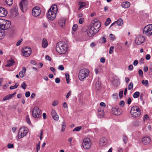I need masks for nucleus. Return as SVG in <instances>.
<instances>
[{"mask_svg": "<svg viewBox=\"0 0 152 152\" xmlns=\"http://www.w3.org/2000/svg\"><path fill=\"white\" fill-rule=\"evenodd\" d=\"M111 20L110 18H108L107 19L106 22L105 23V25L106 26H108L110 23Z\"/></svg>", "mask_w": 152, "mask_h": 152, "instance_id": "nucleus-37", "label": "nucleus"}, {"mask_svg": "<svg viewBox=\"0 0 152 152\" xmlns=\"http://www.w3.org/2000/svg\"><path fill=\"white\" fill-rule=\"evenodd\" d=\"M142 143L145 145H148L151 141V139L148 137H145L142 139Z\"/></svg>", "mask_w": 152, "mask_h": 152, "instance_id": "nucleus-21", "label": "nucleus"}, {"mask_svg": "<svg viewBox=\"0 0 152 152\" xmlns=\"http://www.w3.org/2000/svg\"><path fill=\"white\" fill-rule=\"evenodd\" d=\"M130 113L132 117H137L141 114L140 109L139 107L137 106L132 107L130 111Z\"/></svg>", "mask_w": 152, "mask_h": 152, "instance_id": "nucleus-3", "label": "nucleus"}, {"mask_svg": "<svg viewBox=\"0 0 152 152\" xmlns=\"http://www.w3.org/2000/svg\"><path fill=\"white\" fill-rule=\"evenodd\" d=\"M96 33L97 32L91 26L88 29L87 33L88 36L91 37L94 36Z\"/></svg>", "mask_w": 152, "mask_h": 152, "instance_id": "nucleus-17", "label": "nucleus"}, {"mask_svg": "<svg viewBox=\"0 0 152 152\" xmlns=\"http://www.w3.org/2000/svg\"><path fill=\"white\" fill-rule=\"evenodd\" d=\"M133 66L132 64L130 65L128 67V69L129 70H133Z\"/></svg>", "mask_w": 152, "mask_h": 152, "instance_id": "nucleus-62", "label": "nucleus"}, {"mask_svg": "<svg viewBox=\"0 0 152 152\" xmlns=\"http://www.w3.org/2000/svg\"><path fill=\"white\" fill-rule=\"evenodd\" d=\"M48 45V42L46 39L43 38L42 42V45L43 48H46Z\"/></svg>", "mask_w": 152, "mask_h": 152, "instance_id": "nucleus-27", "label": "nucleus"}, {"mask_svg": "<svg viewBox=\"0 0 152 152\" xmlns=\"http://www.w3.org/2000/svg\"><path fill=\"white\" fill-rule=\"evenodd\" d=\"M57 12L48 11L47 15L48 18L50 20H53L56 18Z\"/></svg>", "mask_w": 152, "mask_h": 152, "instance_id": "nucleus-13", "label": "nucleus"}, {"mask_svg": "<svg viewBox=\"0 0 152 152\" xmlns=\"http://www.w3.org/2000/svg\"><path fill=\"white\" fill-rule=\"evenodd\" d=\"M28 4V2L26 0H23L20 2L19 6L20 9L22 12H23V9L26 10Z\"/></svg>", "mask_w": 152, "mask_h": 152, "instance_id": "nucleus-14", "label": "nucleus"}, {"mask_svg": "<svg viewBox=\"0 0 152 152\" xmlns=\"http://www.w3.org/2000/svg\"><path fill=\"white\" fill-rule=\"evenodd\" d=\"M43 130L42 129H41L40 130V135L39 136V138L40 140H41L42 139V134H43Z\"/></svg>", "mask_w": 152, "mask_h": 152, "instance_id": "nucleus-51", "label": "nucleus"}, {"mask_svg": "<svg viewBox=\"0 0 152 152\" xmlns=\"http://www.w3.org/2000/svg\"><path fill=\"white\" fill-rule=\"evenodd\" d=\"M42 112L37 107H34L32 112V115L35 118H39L41 116Z\"/></svg>", "mask_w": 152, "mask_h": 152, "instance_id": "nucleus-7", "label": "nucleus"}, {"mask_svg": "<svg viewBox=\"0 0 152 152\" xmlns=\"http://www.w3.org/2000/svg\"><path fill=\"white\" fill-rule=\"evenodd\" d=\"M41 13L40 8L37 6L34 8L32 11V15L35 17H37L39 16Z\"/></svg>", "mask_w": 152, "mask_h": 152, "instance_id": "nucleus-12", "label": "nucleus"}, {"mask_svg": "<svg viewBox=\"0 0 152 152\" xmlns=\"http://www.w3.org/2000/svg\"><path fill=\"white\" fill-rule=\"evenodd\" d=\"M58 69L61 70L63 71L64 69V67L62 65H60L58 66Z\"/></svg>", "mask_w": 152, "mask_h": 152, "instance_id": "nucleus-54", "label": "nucleus"}, {"mask_svg": "<svg viewBox=\"0 0 152 152\" xmlns=\"http://www.w3.org/2000/svg\"><path fill=\"white\" fill-rule=\"evenodd\" d=\"M142 83L145 86H148V81L147 80H142Z\"/></svg>", "mask_w": 152, "mask_h": 152, "instance_id": "nucleus-31", "label": "nucleus"}, {"mask_svg": "<svg viewBox=\"0 0 152 152\" xmlns=\"http://www.w3.org/2000/svg\"><path fill=\"white\" fill-rule=\"evenodd\" d=\"M145 41V37L141 35H139L136 37L135 42L136 44L139 45L143 43Z\"/></svg>", "mask_w": 152, "mask_h": 152, "instance_id": "nucleus-10", "label": "nucleus"}, {"mask_svg": "<svg viewBox=\"0 0 152 152\" xmlns=\"http://www.w3.org/2000/svg\"><path fill=\"white\" fill-rule=\"evenodd\" d=\"M65 77H66V81L67 83H69V76L68 74L66 73L65 74Z\"/></svg>", "mask_w": 152, "mask_h": 152, "instance_id": "nucleus-35", "label": "nucleus"}, {"mask_svg": "<svg viewBox=\"0 0 152 152\" xmlns=\"http://www.w3.org/2000/svg\"><path fill=\"white\" fill-rule=\"evenodd\" d=\"M7 147L9 148H12L14 147V145L12 143H9L7 145Z\"/></svg>", "mask_w": 152, "mask_h": 152, "instance_id": "nucleus-47", "label": "nucleus"}, {"mask_svg": "<svg viewBox=\"0 0 152 152\" xmlns=\"http://www.w3.org/2000/svg\"><path fill=\"white\" fill-rule=\"evenodd\" d=\"M108 141L107 139L105 137L101 138L99 141V145L101 146H105L107 144Z\"/></svg>", "mask_w": 152, "mask_h": 152, "instance_id": "nucleus-18", "label": "nucleus"}, {"mask_svg": "<svg viewBox=\"0 0 152 152\" xmlns=\"http://www.w3.org/2000/svg\"><path fill=\"white\" fill-rule=\"evenodd\" d=\"M63 107L65 108H68V106L67 103L66 102H64L63 104Z\"/></svg>", "mask_w": 152, "mask_h": 152, "instance_id": "nucleus-64", "label": "nucleus"}, {"mask_svg": "<svg viewBox=\"0 0 152 152\" xmlns=\"http://www.w3.org/2000/svg\"><path fill=\"white\" fill-rule=\"evenodd\" d=\"M101 85V83L99 81H97L96 84V86L97 88H99Z\"/></svg>", "mask_w": 152, "mask_h": 152, "instance_id": "nucleus-52", "label": "nucleus"}, {"mask_svg": "<svg viewBox=\"0 0 152 152\" xmlns=\"http://www.w3.org/2000/svg\"><path fill=\"white\" fill-rule=\"evenodd\" d=\"M62 129L61 131L62 132H64L65 129V127H66V124L65 122H64V120L63 121L62 123Z\"/></svg>", "mask_w": 152, "mask_h": 152, "instance_id": "nucleus-33", "label": "nucleus"}, {"mask_svg": "<svg viewBox=\"0 0 152 152\" xmlns=\"http://www.w3.org/2000/svg\"><path fill=\"white\" fill-rule=\"evenodd\" d=\"M106 37L105 35H104L100 39V42L103 43L106 42L107 41Z\"/></svg>", "mask_w": 152, "mask_h": 152, "instance_id": "nucleus-29", "label": "nucleus"}, {"mask_svg": "<svg viewBox=\"0 0 152 152\" xmlns=\"http://www.w3.org/2000/svg\"><path fill=\"white\" fill-rule=\"evenodd\" d=\"M113 85L115 86H118L120 85L119 80L117 79H114L112 82Z\"/></svg>", "mask_w": 152, "mask_h": 152, "instance_id": "nucleus-25", "label": "nucleus"}, {"mask_svg": "<svg viewBox=\"0 0 152 152\" xmlns=\"http://www.w3.org/2000/svg\"><path fill=\"white\" fill-rule=\"evenodd\" d=\"M89 73V71L86 69H84L81 70L79 74L78 77L80 80L83 81Z\"/></svg>", "mask_w": 152, "mask_h": 152, "instance_id": "nucleus-4", "label": "nucleus"}, {"mask_svg": "<svg viewBox=\"0 0 152 152\" xmlns=\"http://www.w3.org/2000/svg\"><path fill=\"white\" fill-rule=\"evenodd\" d=\"M65 18H61L59 20L58 24L60 26L63 27L65 25Z\"/></svg>", "mask_w": 152, "mask_h": 152, "instance_id": "nucleus-22", "label": "nucleus"}, {"mask_svg": "<svg viewBox=\"0 0 152 152\" xmlns=\"http://www.w3.org/2000/svg\"><path fill=\"white\" fill-rule=\"evenodd\" d=\"M123 24V21L122 19L120 18L118 20L116 21L115 22L113 23H112L111 26H110V27L113 26H114L115 27L116 26H121Z\"/></svg>", "mask_w": 152, "mask_h": 152, "instance_id": "nucleus-20", "label": "nucleus"}, {"mask_svg": "<svg viewBox=\"0 0 152 152\" xmlns=\"http://www.w3.org/2000/svg\"><path fill=\"white\" fill-rule=\"evenodd\" d=\"M60 82V80L58 77H57L55 79V82L56 83H58Z\"/></svg>", "mask_w": 152, "mask_h": 152, "instance_id": "nucleus-53", "label": "nucleus"}, {"mask_svg": "<svg viewBox=\"0 0 152 152\" xmlns=\"http://www.w3.org/2000/svg\"><path fill=\"white\" fill-rule=\"evenodd\" d=\"M125 104V102L124 101H121L120 102V103L119 104V105L121 107H123L124 106Z\"/></svg>", "mask_w": 152, "mask_h": 152, "instance_id": "nucleus-49", "label": "nucleus"}, {"mask_svg": "<svg viewBox=\"0 0 152 152\" xmlns=\"http://www.w3.org/2000/svg\"><path fill=\"white\" fill-rule=\"evenodd\" d=\"M22 41H23L22 39H20V40L17 43L16 45L17 46H18L19 45H20L21 43L22 42Z\"/></svg>", "mask_w": 152, "mask_h": 152, "instance_id": "nucleus-60", "label": "nucleus"}, {"mask_svg": "<svg viewBox=\"0 0 152 152\" xmlns=\"http://www.w3.org/2000/svg\"><path fill=\"white\" fill-rule=\"evenodd\" d=\"M22 52L23 53V56L26 57H28L30 55L31 53V50L30 48L26 47L22 49Z\"/></svg>", "mask_w": 152, "mask_h": 152, "instance_id": "nucleus-11", "label": "nucleus"}, {"mask_svg": "<svg viewBox=\"0 0 152 152\" xmlns=\"http://www.w3.org/2000/svg\"><path fill=\"white\" fill-rule=\"evenodd\" d=\"M140 92L139 91H136L134 94L133 97L134 98H137L139 97L140 95Z\"/></svg>", "mask_w": 152, "mask_h": 152, "instance_id": "nucleus-34", "label": "nucleus"}, {"mask_svg": "<svg viewBox=\"0 0 152 152\" xmlns=\"http://www.w3.org/2000/svg\"><path fill=\"white\" fill-rule=\"evenodd\" d=\"M57 114L56 112V111L54 110H53L51 111V115L52 117L53 116Z\"/></svg>", "mask_w": 152, "mask_h": 152, "instance_id": "nucleus-61", "label": "nucleus"}, {"mask_svg": "<svg viewBox=\"0 0 152 152\" xmlns=\"http://www.w3.org/2000/svg\"><path fill=\"white\" fill-rule=\"evenodd\" d=\"M28 132V129L26 127H22L19 130L18 137L19 139L23 138L26 136Z\"/></svg>", "mask_w": 152, "mask_h": 152, "instance_id": "nucleus-6", "label": "nucleus"}, {"mask_svg": "<svg viewBox=\"0 0 152 152\" xmlns=\"http://www.w3.org/2000/svg\"><path fill=\"white\" fill-rule=\"evenodd\" d=\"M7 11L5 9L2 7H0V17H5L7 15Z\"/></svg>", "mask_w": 152, "mask_h": 152, "instance_id": "nucleus-19", "label": "nucleus"}, {"mask_svg": "<svg viewBox=\"0 0 152 152\" xmlns=\"http://www.w3.org/2000/svg\"><path fill=\"white\" fill-rule=\"evenodd\" d=\"M133 86V84L132 82H131L128 86V89L129 90H130L132 88Z\"/></svg>", "mask_w": 152, "mask_h": 152, "instance_id": "nucleus-42", "label": "nucleus"}, {"mask_svg": "<svg viewBox=\"0 0 152 152\" xmlns=\"http://www.w3.org/2000/svg\"><path fill=\"white\" fill-rule=\"evenodd\" d=\"M114 47L113 46H111L110 48L109 53L110 54H112L113 52Z\"/></svg>", "mask_w": 152, "mask_h": 152, "instance_id": "nucleus-46", "label": "nucleus"}, {"mask_svg": "<svg viewBox=\"0 0 152 152\" xmlns=\"http://www.w3.org/2000/svg\"><path fill=\"white\" fill-rule=\"evenodd\" d=\"M11 96L10 94L4 96L3 98V101H5L11 99Z\"/></svg>", "mask_w": 152, "mask_h": 152, "instance_id": "nucleus-30", "label": "nucleus"}, {"mask_svg": "<svg viewBox=\"0 0 152 152\" xmlns=\"http://www.w3.org/2000/svg\"><path fill=\"white\" fill-rule=\"evenodd\" d=\"M6 3L8 5H11L13 3V0H5Z\"/></svg>", "mask_w": 152, "mask_h": 152, "instance_id": "nucleus-32", "label": "nucleus"}, {"mask_svg": "<svg viewBox=\"0 0 152 152\" xmlns=\"http://www.w3.org/2000/svg\"><path fill=\"white\" fill-rule=\"evenodd\" d=\"M81 30L83 32H85L87 31L88 28L86 26H84L82 28Z\"/></svg>", "mask_w": 152, "mask_h": 152, "instance_id": "nucleus-44", "label": "nucleus"}, {"mask_svg": "<svg viewBox=\"0 0 152 152\" xmlns=\"http://www.w3.org/2000/svg\"><path fill=\"white\" fill-rule=\"evenodd\" d=\"M79 5H80V7H79V9L80 10L81 8L85 6V4L84 3L81 2L80 3L79 2Z\"/></svg>", "mask_w": 152, "mask_h": 152, "instance_id": "nucleus-43", "label": "nucleus"}, {"mask_svg": "<svg viewBox=\"0 0 152 152\" xmlns=\"http://www.w3.org/2000/svg\"><path fill=\"white\" fill-rule=\"evenodd\" d=\"M53 118L54 120L58 121V116L56 114L55 115L53 116Z\"/></svg>", "mask_w": 152, "mask_h": 152, "instance_id": "nucleus-50", "label": "nucleus"}, {"mask_svg": "<svg viewBox=\"0 0 152 152\" xmlns=\"http://www.w3.org/2000/svg\"><path fill=\"white\" fill-rule=\"evenodd\" d=\"M110 37L112 40H114L115 39V37L114 35L113 34H110Z\"/></svg>", "mask_w": 152, "mask_h": 152, "instance_id": "nucleus-39", "label": "nucleus"}, {"mask_svg": "<svg viewBox=\"0 0 152 152\" xmlns=\"http://www.w3.org/2000/svg\"><path fill=\"white\" fill-rule=\"evenodd\" d=\"M56 50L60 54H65L68 50L67 45L64 42H59L56 44Z\"/></svg>", "mask_w": 152, "mask_h": 152, "instance_id": "nucleus-1", "label": "nucleus"}, {"mask_svg": "<svg viewBox=\"0 0 152 152\" xmlns=\"http://www.w3.org/2000/svg\"><path fill=\"white\" fill-rule=\"evenodd\" d=\"M138 73L139 75L141 76H143V72L141 69H139L138 71Z\"/></svg>", "mask_w": 152, "mask_h": 152, "instance_id": "nucleus-55", "label": "nucleus"}, {"mask_svg": "<svg viewBox=\"0 0 152 152\" xmlns=\"http://www.w3.org/2000/svg\"><path fill=\"white\" fill-rule=\"evenodd\" d=\"M143 33L148 37L152 35V24L146 26L143 30Z\"/></svg>", "mask_w": 152, "mask_h": 152, "instance_id": "nucleus-5", "label": "nucleus"}, {"mask_svg": "<svg viewBox=\"0 0 152 152\" xmlns=\"http://www.w3.org/2000/svg\"><path fill=\"white\" fill-rule=\"evenodd\" d=\"M122 139L125 144H126L128 141V137L125 134L123 135Z\"/></svg>", "mask_w": 152, "mask_h": 152, "instance_id": "nucleus-28", "label": "nucleus"}, {"mask_svg": "<svg viewBox=\"0 0 152 152\" xmlns=\"http://www.w3.org/2000/svg\"><path fill=\"white\" fill-rule=\"evenodd\" d=\"M100 61L101 62L104 63L105 61V58L104 57L100 59Z\"/></svg>", "mask_w": 152, "mask_h": 152, "instance_id": "nucleus-63", "label": "nucleus"}, {"mask_svg": "<svg viewBox=\"0 0 152 152\" xmlns=\"http://www.w3.org/2000/svg\"><path fill=\"white\" fill-rule=\"evenodd\" d=\"M4 33L0 31V39H1L4 38Z\"/></svg>", "mask_w": 152, "mask_h": 152, "instance_id": "nucleus-48", "label": "nucleus"}, {"mask_svg": "<svg viewBox=\"0 0 152 152\" xmlns=\"http://www.w3.org/2000/svg\"><path fill=\"white\" fill-rule=\"evenodd\" d=\"M30 95V93L29 91H27L25 93V96L26 97H28Z\"/></svg>", "mask_w": 152, "mask_h": 152, "instance_id": "nucleus-58", "label": "nucleus"}, {"mask_svg": "<svg viewBox=\"0 0 152 152\" xmlns=\"http://www.w3.org/2000/svg\"><path fill=\"white\" fill-rule=\"evenodd\" d=\"M140 124V122L138 121H134L133 124V125L134 126L137 127L139 126Z\"/></svg>", "mask_w": 152, "mask_h": 152, "instance_id": "nucleus-36", "label": "nucleus"}, {"mask_svg": "<svg viewBox=\"0 0 152 152\" xmlns=\"http://www.w3.org/2000/svg\"><path fill=\"white\" fill-rule=\"evenodd\" d=\"M26 121L28 124H31V122L30 120V119L28 117H27L26 118Z\"/></svg>", "mask_w": 152, "mask_h": 152, "instance_id": "nucleus-59", "label": "nucleus"}, {"mask_svg": "<svg viewBox=\"0 0 152 152\" xmlns=\"http://www.w3.org/2000/svg\"><path fill=\"white\" fill-rule=\"evenodd\" d=\"M112 111L113 113L115 115H120L122 114V110L117 107L113 108Z\"/></svg>", "mask_w": 152, "mask_h": 152, "instance_id": "nucleus-16", "label": "nucleus"}, {"mask_svg": "<svg viewBox=\"0 0 152 152\" xmlns=\"http://www.w3.org/2000/svg\"><path fill=\"white\" fill-rule=\"evenodd\" d=\"M123 94V91H120L119 95L120 98H121L122 97Z\"/></svg>", "mask_w": 152, "mask_h": 152, "instance_id": "nucleus-56", "label": "nucleus"}, {"mask_svg": "<svg viewBox=\"0 0 152 152\" xmlns=\"http://www.w3.org/2000/svg\"><path fill=\"white\" fill-rule=\"evenodd\" d=\"M21 87L22 88H23L24 89H25L26 88V85L24 82H23L22 83L21 85Z\"/></svg>", "mask_w": 152, "mask_h": 152, "instance_id": "nucleus-41", "label": "nucleus"}, {"mask_svg": "<svg viewBox=\"0 0 152 152\" xmlns=\"http://www.w3.org/2000/svg\"><path fill=\"white\" fill-rule=\"evenodd\" d=\"M10 13L12 18H14L18 15V8L17 6L13 7L10 10Z\"/></svg>", "mask_w": 152, "mask_h": 152, "instance_id": "nucleus-9", "label": "nucleus"}, {"mask_svg": "<svg viewBox=\"0 0 152 152\" xmlns=\"http://www.w3.org/2000/svg\"><path fill=\"white\" fill-rule=\"evenodd\" d=\"M84 21V19L83 18H80L79 20V23L80 24H82Z\"/></svg>", "mask_w": 152, "mask_h": 152, "instance_id": "nucleus-57", "label": "nucleus"}, {"mask_svg": "<svg viewBox=\"0 0 152 152\" xmlns=\"http://www.w3.org/2000/svg\"><path fill=\"white\" fill-rule=\"evenodd\" d=\"M91 145V142L89 138H86L83 139V147L86 149H89Z\"/></svg>", "mask_w": 152, "mask_h": 152, "instance_id": "nucleus-8", "label": "nucleus"}, {"mask_svg": "<svg viewBox=\"0 0 152 152\" xmlns=\"http://www.w3.org/2000/svg\"><path fill=\"white\" fill-rule=\"evenodd\" d=\"M81 128H82V127L81 126L77 127L75 128L73 130V131H78L81 129Z\"/></svg>", "mask_w": 152, "mask_h": 152, "instance_id": "nucleus-45", "label": "nucleus"}, {"mask_svg": "<svg viewBox=\"0 0 152 152\" xmlns=\"http://www.w3.org/2000/svg\"><path fill=\"white\" fill-rule=\"evenodd\" d=\"M11 22L7 20L0 19V27L2 30H6L8 28L10 25Z\"/></svg>", "mask_w": 152, "mask_h": 152, "instance_id": "nucleus-2", "label": "nucleus"}, {"mask_svg": "<svg viewBox=\"0 0 152 152\" xmlns=\"http://www.w3.org/2000/svg\"><path fill=\"white\" fill-rule=\"evenodd\" d=\"M130 5V3L128 1H125L123 2L121 6L124 8H128Z\"/></svg>", "mask_w": 152, "mask_h": 152, "instance_id": "nucleus-24", "label": "nucleus"}, {"mask_svg": "<svg viewBox=\"0 0 152 152\" xmlns=\"http://www.w3.org/2000/svg\"><path fill=\"white\" fill-rule=\"evenodd\" d=\"M57 7L56 5H52L48 11H53L54 12H57Z\"/></svg>", "mask_w": 152, "mask_h": 152, "instance_id": "nucleus-23", "label": "nucleus"}, {"mask_svg": "<svg viewBox=\"0 0 152 152\" xmlns=\"http://www.w3.org/2000/svg\"><path fill=\"white\" fill-rule=\"evenodd\" d=\"M101 24L99 21L95 22L93 23V25L91 26L93 29L97 32L99 30Z\"/></svg>", "mask_w": 152, "mask_h": 152, "instance_id": "nucleus-15", "label": "nucleus"}, {"mask_svg": "<svg viewBox=\"0 0 152 152\" xmlns=\"http://www.w3.org/2000/svg\"><path fill=\"white\" fill-rule=\"evenodd\" d=\"M14 61L12 59L8 60L7 61V64L6 65V67H9L13 65Z\"/></svg>", "mask_w": 152, "mask_h": 152, "instance_id": "nucleus-26", "label": "nucleus"}, {"mask_svg": "<svg viewBox=\"0 0 152 152\" xmlns=\"http://www.w3.org/2000/svg\"><path fill=\"white\" fill-rule=\"evenodd\" d=\"M78 27V26L77 24H74L72 27V30L74 31H76Z\"/></svg>", "mask_w": 152, "mask_h": 152, "instance_id": "nucleus-40", "label": "nucleus"}, {"mask_svg": "<svg viewBox=\"0 0 152 152\" xmlns=\"http://www.w3.org/2000/svg\"><path fill=\"white\" fill-rule=\"evenodd\" d=\"M18 86V83H16L15 84V85L14 86H10V88L11 90H12L17 88Z\"/></svg>", "mask_w": 152, "mask_h": 152, "instance_id": "nucleus-38", "label": "nucleus"}]
</instances>
